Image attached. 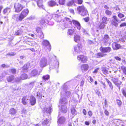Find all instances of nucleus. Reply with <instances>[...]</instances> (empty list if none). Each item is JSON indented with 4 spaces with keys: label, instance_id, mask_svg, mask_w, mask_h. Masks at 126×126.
<instances>
[{
    "label": "nucleus",
    "instance_id": "nucleus-12",
    "mask_svg": "<svg viewBox=\"0 0 126 126\" xmlns=\"http://www.w3.org/2000/svg\"><path fill=\"white\" fill-rule=\"evenodd\" d=\"M40 73H39L37 70L36 69H33L31 72L30 75L32 77H34L38 76L39 75Z\"/></svg>",
    "mask_w": 126,
    "mask_h": 126
},
{
    "label": "nucleus",
    "instance_id": "nucleus-5",
    "mask_svg": "<svg viewBox=\"0 0 126 126\" xmlns=\"http://www.w3.org/2000/svg\"><path fill=\"white\" fill-rule=\"evenodd\" d=\"M100 50L101 51L104 53H109L111 50V48L109 47H101L100 48Z\"/></svg>",
    "mask_w": 126,
    "mask_h": 126
},
{
    "label": "nucleus",
    "instance_id": "nucleus-26",
    "mask_svg": "<svg viewBox=\"0 0 126 126\" xmlns=\"http://www.w3.org/2000/svg\"><path fill=\"white\" fill-rule=\"evenodd\" d=\"M67 101L65 98H63V99H61L60 100V102L61 104L62 105H65L67 103Z\"/></svg>",
    "mask_w": 126,
    "mask_h": 126
},
{
    "label": "nucleus",
    "instance_id": "nucleus-62",
    "mask_svg": "<svg viewBox=\"0 0 126 126\" xmlns=\"http://www.w3.org/2000/svg\"><path fill=\"white\" fill-rule=\"evenodd\" d=\"M122 93L123 95L125 97H126V90H123L122 91Z\"/></svg>",
    "mask_w": 126,
    "mask_h": 126
},
{
    "label": "nucleus",
    "instance_id": "nucleus-36",
    "mask_svg": "<svg viewBox=\"0 0 126 126\" xmlns=\"http://www.w3.org/2000/svg\"><path fill=\"white\" fill-rule=\"evenodd\" d=\"M102 22L104 23L105 24H107V22L108 21L107 20V18L105 17L104 16L102 18Z\"/></svg>",
    "mask_w": 126,
    "mask_h": 126
},
{
    "label": "nucleus",
    "instance_id": "nucleus-7",
    "mask_svg": "<svg viewBox=\"0 0 126 126\" xmlns=\"http://www.w3.org/2000/svg\"><path fill=\"white\" fill-rule=\"evenodd\" d=\"M47 60L45 57H42L40 60L39 63L40 66L41 67L45 66L47 63Z\"/></svg>",
    "mask_w": 126,
    "mask_h": 126
},
{
    "label": "nucleus",
    "instance_id": "nucleus-51",
    "mask_svg": "<svg viewBox=\"0 0 126 126\" xmlns=\"http://www.w3.org/2000/svg\"><path fill=\"white\" fill-rule=\"evenodd\" d=\"M118 80V79L117 78H114L112 79V81L115 84Z\"/></svg>",
    "mask_w": 126,
    "mask_h": 126
},
{
    "label": "nucleus",
    "instance_id": "nucleus-49",
    "mask_svg": "<svg viewBox=\"0 0 126 126\" xmlns=\"http://www.w3.org/2000/svg\"><path fill=\"white\" fill-rule=\"evenodd\" d=\"M20 79V78L18 77H16L15 78L14 82H19L21 80Z\"/></svg>",
    "mask_w": 126,
    "mask_h": 126
},
{
    "label": "nucleus",
    "instance_id": "nucleus-44",
    "mask_svg": "<svg viewBox=\"0 0 126 126\" xmlns=\"http://www.w3.org/2000/svg\"><path fill=\"white\" fill-rule=\"evenodd\" d=\"M48 121L46 119L45 120H44L42 121V124L43 125H46L48 124Z\"/></svg>",
    "mask_w": 126,
    "mask_h": 126
},
{
    "label": "nucleus",
    "instance_id": "nucleus-4",
    "mask_svg": "<svg viewBox=\"0 0 126 126\" xmlns=\"http://www.w3.org/2000/svg\"><path fill=\"white\" fill-rule=\"evenodd\" d=\"M112 18L113 19L112 20L111 23L117 27L118 26V23L121 22V21L120 20H119L117 17L115 16H113Z\"/></svg>",
    "mask_w": 126,
    "mask_h": 126
},
{
    "label": "nucleus",
    "instance_id": "nucleus-9",
    "mask_svg": "<svg viewBox=\"0 0 126 126\" xmlns=\"http://www.w3.org/2000/svg\"><path fill=\"white\" fill-rule=\"evenodd\" d=\"M110 37L107 34H105L102 40V41L104 43V45L108 44V41L110 39Z\"/></svg>",
    "mask_w": 126,
    "mask_h": 126
},
{
    "label": "nucleus",
    "instance_id": "nucleus-43",
    "mask_svg": "<svg viewBox=\"0 0 126 126\" xmlns=\"http://www.w3.org/2000/svg\"><path fill=\"white\" fill-rule=\"evenodd\" d=\"M16 54V53L15 52H11L8 53L7 55L10 56H14Z\"/></svg>",
    "mask_w": 126,
    "mask_h": 126
},
{
    "label": "nucleus",
    "instance_id": "nucleus-56",
    "mask_svg": "<svg viewBox=\"0 0 126 126\" xmlns=\"http://www.w3.org/2000/svg\"><path fill=\"white\" fill-rule=\"evenodd\" d=\"M71 111V113L72 114L74 115L75 114L76 112V110L74 108H73L72 109Z\"/></svg>",
    "mask_w": 126,
    "mask_h": 126
},
{
    "label": "nucleus",
    "instance_id": "nucleus-11",
    "mask_svg": "<svg viewBox=\"0 0 126 126\" xmlns=\"http://www.w3.org/2000/svg\"><path fill=\"white\" fill-rule=\"evenodd\" d=\"M77 59L78 60H80L83 63H85L87 60L86 57L83 55H80L78 56Z\"/></svg>",
    "mask_w": 126,
    "mask_h": 126
},
{
    "label": "nucleus",
    "instance_id": "nucleus-63",
    "mask_svg": "<svg viewBox=\"0 0 126 126\" xmlns=\"http://www.w3.org/2000/svg\"><path fill=\"white\" fill-rule=\"evenodd\" d=\"M117 104L119 106H120L121 104V101L119 100H117Z\"/></svg>",
    "mask_w": 126,
    "mask_h": 126
},
{
    "label": "nucleus",
    "instance_id": "nucleus-40",
    "mask_svg": "<svg viewBox=\"0 0 126 126\" xmlns=\"http://www.w3.org/2000/svg\"><path fill=\"white\" fill-rule=\"evenodd\" d=\"M74 3V0H72L71 1H69L67 3V5L68 6H71Z\"/></svg>",
    "mask_w": 126,
    "mask_h": 126
},
{
    "label": "nucleus",
    "instance_id": "nucleus-50",
    "mask_svg": "<svg viewBox=\"0 0 126 126\" xmlns=\"http://www.w3.org/2000/svg\"><path fill=\"white\" fill-rule=\"evenodd\" d=\"M42 96L41 93L40 92H37V97L38 98H42Z\"/></svg>",
    "mask_w": 126,
    "mask_h": 126
},
{
    "label": "nucleus",
    "instance_id": "nucleus-32",
    "mask_svg": "<svg viewBox=\"0 0 126 126\" xmlns=\"http://www.w3.org/2000/svg\"><path fill=\"white\" fill-rule=\"evenodd\" d=\"M20 78L22 80L26 79L28 78V76L26 74H23L21 75Z\"/></svg>",
    "mask_w": 126,
    "mask_h": 126
},
{
    "label": "nucleus",
    "instance_id": "nucleus-19",
    "mask_svg": "<svg viewBox=\"0 0 126 126\" xmlns=\"http://www.w3.org/2000/svg\"><path fill=\"white\" fill-rule=\"evenodd\" d=\"M65 19L67 22L64 24V26L65 28L69 27L72 24V22L68 18L65 17Z\"/></svg>",
    "mask_w": 126,
    "mask_h": 126
},
{
    "label": "nucleus",
    "instance_id": "nucleus-64",
    "mask_svg": "<svg viewBox=\"0 0 126 126\" xmlns=\"http://www.w3.org/2000/svg\"><path fill=\"white\" fill-rule=\"evenodd\" d=\"M21 3L23 4H26V2L24 0H21Z\"/></svg>",
    "mask_w": 126,
    "mask_h": 126
},
{
    "label": "nucleus",
    "instance_id": "nucleus-8",
    "mask_svg": "<svg viewBox=\"0 0 126 126\" xmlns=\"http://www.w3.org/2000/svg\"><path fill=\"white\" fill-rule=\"evenodd\" d=\"M82 46L80 44H78L77 46H76L74 48V51L73 54L74 55L77 54V53H80L81 52V49Z\"/></svg>",
    "mask_w": 126,
    "mask_h": 126
},
{
    "label": "nucleus",
    "instance_id": "nucleus-6",
    "mask_svg": "<svg viewBox=\"0 0 126 126\" xmlns=\"http://www.w3.org/2000/svg\"><path fill=\"white\" fill-rule=\"evenodd\" d=\"M15 12H19L23 9V7L20 4L16 3L14 5Z\"/></svg>",
    "mask_w": 126,
    "mask_h": 126
},
{
    "label": "nucleus",
    "instance_id": "nucleus-13",
    "mask_svg": "<svg viewBox=\"0 0 126 126\" xmlns=\"http://www.w3.org/2000/svg\"><path fill=\"white\" fill-rule=\"evenodd\" d=\"M30 96L28 95L24 96L22 99V103L24 105H26L28 102Z\"/></svg>",
    "mask_w": 126,
    "mask_h": 126
},
{
    "label": "nucleus",
    "instance_id": "nucleus-45",
    "mask_svg": "<svg viewBox=\"0 0 126 126\" xmlns=\"http://www.w3.org/2000/svg\"><path fill=\"white\" fill-rule=\"evenodd\" d=\"M46 21L45 20V19L44 18L40 20V23L42 25H43L45 23H46Z\"/></svg>",
    "mask_w": 126,
    "mask_h": 126
},
{
    "label": "nucleus",
    "instance_id": "nucleus-60",
    "mask_svg": "<svg viewBox=\"0 0 126 126\" xmlns=\"http://www.w3.org/2000/svg\"><path fill=\"white\" fill-rule=\"evenodd\" d=\"M126 26V23L125 22L122 23L120 25V27H124Z\"/></svg>",
    "mask_w": 126,
    "mask_h": 126
},
{
    "label": "nucleus",
    "instance_id": "nucleus-20",
    "mask_svg": "<svg viewBox=\"0 0 126 126\" xmlns=\"http://www.w3.org/2000/svg\"><path fill=\"white\" fill-rule=\"evenodd\" d=\"M107 55L106 53H103L99 52L96 54H95V56L97 58H100L103 57H105Z\"/></svg>",
    "mask_w": 126,
    "mask_h": 126
},
{
    "label": "nucleus",
    "instance_id": "nucleus-18",
    "mask_svg": "<svg viewBox=\"0 0 126 126\" xmlns=\"http://www.w3.org/2000/svg\"><path fill=\"white\" fill-rule=\"evenodd\" d=\"M52 108L50 106L48 107H45L44 108L43 111L44 112L50 114L51 112Z\"/></svg>",
    "mask_w": 126,
    "mask_h": 126
},
{
    "label": "nucleus",
    "instance_id": "nucleus-28",
    "mask_svg": "<svg viewBox=\"0 0 126 126\" xmlns=\"http://www.w3.org/2000/svg\"><path fill=\"white\" fill-rule=\"evenodd\" d=\"M88 67V66L86 64H83L81 66V69L82 71L87 70Z\"/></svg>",
    "mask_w": 126,
    "mask_h": 126
},
{
    "label": "nucleus",
    "instance_id": "nucleus-15",
    "mask_svg": "<svg viewBox=\"0 0 126 126\" xmlns=\"http://www.w3.org/2000/svg\"><path fill=\"white\" fill-rule=\"evenodd\" d=\"M33 1L36 2L38 6L39 7L44 9V7L42 4L43 1L42 0H33Z\"/></svg>",
    "mask_w": 126,
    "mask_h": 126
},
{
    "label": "nucleus",
    "instance_id": "nucleus-30",
    "mask_svg": "<svg viewBox=\"0 0 126 126\" xmlns=\"http://www.w3.org/2000/svg\"><path fill=\"white\" fill-rule=\"evenodd\" d=\"M49 5L51 7L55 6L56 4V3L54 1L51 0L48 2Z\"/></svg>",
    "mask_w": 126,
    "mask_h": 126
},
{
    "label": "nucleus",
    "instance_id": "nucleus-21",
    "mask_svg": "<svg viewBox=\"0 0 126 126\" xmlns=\"http://www.w3.org/2000/svg\"><path fill=\"white\" fill-rule=\"evenodd\" d=\"M60 110L61 112L65 113L67 111V109L65 105H62L61 107Z\"/></svg>",
    "mask_w": 126,
    "mask_h": 126
},
{
    "label": "nucleus",
    "instance_id": "nucleus-31",
    "mask_svg": "<svg viewBox=\"0 0 126 126\" xmlns=\"http://www.w3.org/2000/svg\"><path fill=\"white\" fill-rule=\"evenodd\" d=\"M23 32V31L22 30L20 29L16 32L15 34L16 35H21L22 34Z\"/></svg>",
    "mask_w": 126,
    "mask_h": 126
},
{
    "label": "nucleus",
    "instance_id": "nucleus-25",
    "mask_svg": "<svg viewBox=\"0 0 126 126\" xmlns=\"http://www.w3.org/2000/svg\"><path fill=\"white\" fill-rule=\"evenodd\" d=\"M101 69L103 73L107 76V74L109 73V71L106 68L103 67L101 68Z\"/></svg>",
    "mask_w": 126,
    "mask_h": 126
},
{
    "label": "nucleus",
    "instance_id": "nucleus-2",
    "mask_svg": "<svg viewBox=\"0 0 126 126\" xmlns=\"http://www.w3.org/2000/svg\"><path fill=\"white\" fill-rule=\"evenodd\" d=\"M77 10L79 14L81 16H86L88 13L87 10L84 6H78L77 7Z\"/></svg>",
    "mask_w": 126,
    "mask_h": 126
},
{
    "label": "nucleus",
    "instance_id": "nucleus-1",
    "mask_svg": "<svg viewBox=\"0 0 126 126\" xmlns=\"http://www.w3.org/2000/svg\"><path fill=\"white\" fill-rule=\"evenodd\" d=\"M29 13V11L28 9H24L20 14L19 16L17 17L16 20L21 21L25 17H26Z\"/></svg>",
    "mask_w": 126,
    "mask_h": 126
},
{
    "label": "nucleus",
    "instance_id": "nucleus-54",
    "mask_svg": "<svg viewBox=\"0 0 126 126\" xmlns=\"http://www.w3.org/2000/svg\"><path fill=\"white\" fill-rule=\"evenodd\" d=\"M1 67L3 68H8L9 67V66L8 65H6L5 64H2L1 65Z\"/></svg>",
    "mask_w": 126,
    "mask_h": 126
},
{
    "label": "nucleus",
    "instance_id": "nucleus-17",
    "mask_svg": "<svg viewBox=\"0 0 126 126\" xmlns=\"http://www.w3.org/2000/svg\"><path fill=\"white\" fill-rule=\"evenodd\" d=\"M72 21L73 24L77 27V29L80 30L81 28V26L79 22L75 20H73Z\"/></svg>",
    "mask_w": 126,
    "mask_h": 126
},
{
    "label": "nucleus",
    "instance_id": "nucleus-33",
    "mask_svg": "<svg viewBox=\"0 0 126 126\" xmlns=\"http://www.w3.org/2000/svg\"><path fill=\"white\" fill-rule=\"evenodd\" d=\"M80 37L78 35H76L74 37V40L76 42H77L79 41L80 39Z\"/></svg>",
    "mask_w": 126,
    "mask_h": 126
},
{
    "label": "nucleus",
    "instance_id": "nucleus-29",
    "mask_svg": "<svg viewBox=\"0 0 126 126\" xmlns=\"http://www.w3.org/2000/svg\"><path fill=\"white\" fill-rule=\"evenodd\" d=\"M107 82L108 83L109 86L111 90H112L113 89L112 84V83L110 82L107 79L105 78Z\"/></svg>",
    "mask_w": 126,
    "mask_h": 126
},
{
    "label": "nucleus",
    "instance_id": "nucleus-59",
    "mask_svg": "<svg viewBox=\"0 0 126 126\" xmlns=\"http://www.w3.org/2000/svg\"><path fill=\"white\" fill-rule=\"evenodd\" d=\"M104 113L107 116H109V113L107 110H105L104 111Z\"/></svg>",
    "mask_w": 126,
    "mask_h": 126
},
{
    "label": "nucleus",
    "instance_id": "nucleus-42",
    "mask_svg": "<svg viewBox=\"0 0 126 126\" xmlns=\"http://www.w3.org/2000/svg\"><path fill=\"white\" fill-rule=\"evenodd\" d=\"M43 79L46 80L49 79V75H46L44 76L43 77Z\"/></svg>",
    "mask_w": 126,
    "mask_h": 126
},
{
    "label": "nucleus",
    "instance_id": "nucleus-37",
    "mask_svg": "<svg viewBox=\"0 0 126 126\" xmlns=\"http://www.w3.org/2000/svg\"><path fill=\"white\" fill-rule=\"evenodd\" d=\"M9 71L12 74H15L16 72V70L15 69H10L9 70Z\"/></svg>",
    "mask_w": 126,
    "mask_h": 126
},
{
    "label": "nucleus",
    "instance_id": "nucleus-14",
    "mask_svg": "<svg viewBox=\"0 0 126 126\" xmlns=\"http://www.w3.org/2000/svg\"><path fill=\"white\" fill-rule=\"evenodd\" d=\"M112 48L114 50H117L120 48V45L116 42H114L112 45Z\"/></svg>",
    "mask_w": 126,
    "mask_h": 126
},
{
    "label": "nucleus",
    "instance_id": "nucleus-35",
    "mask_svg": "<svg viewBox=\"0 0 126 126\" xmlns=\"http://www.w3.org/2000/svg\"><path fill=\"white\" fill-rule=\"evenodd\" d=\"M74 30L72 28H70V29H68V33L70 35H72V33L74 32Z\"/></svg>",
    "mask_w": 126,
    "mask_h": 126
},
{
    "label": "nucleus",
    "instance_id": "nucleus-23",
    "mask_svg": "<svg viewBox=\"0 0 126 126\" xmlns=\"http://www.w3.org/2000/svg\"><path fill=\"white\" fill-rule=\"evenodd\" d=\"M65 118L64 117H61L58 119L57 122L58 123L62 124L64 123L65 121Z\"/></svg>",
    "mask_w": 126,
    "mask_h": 126
},
{
    "label": "nucleus",
    "instance_id": "nucleus-10",
    "mask_svg": "<svg viewBox=\"0 0 126 126\" xmlns=\"http://www.w3.org/2000/svg\"><path fill=\"white\" fill-rule=\"evenodd\" d=\"M7 80L8 82L13 83L14 81L15 76L13 75H11L6 77Z\"/></svg>",
    "mask_w": 126,
    "mask_h": 126
},
{
    "label": "nucleus",
    "instance_id": "nucleus-48",
    "mask_svg": "<svg viewBox=\"0 0 126 126\" xmlns=\"http://www.w3.org/2000/svg\"><path fill=\"white\" fill-rule=\"evenodd\" d=\"M105 13L106 14L108 15H110L112 14V12L111 11H109L108 10H107L106 11Z\"/></svg>",
    "mask_w": 126,
    "mask_h": 126
},
{
    "label": "nucleus",
    "instance_id": "nucleus-34",
    "mask_svg": "<svg viewBox=\"0 0 126 126\" xmlns=\"http://www.w3.org/2000/svg\"><path fill=\"white\" fill-rule=\"evenodd\" d=\"M114 122L116 126H118L119 125L120 123L119 121L120 120L119 119H115L114 120Z\"/></svg>",
    "mask_w": 126,
    "mask_h": 126
},
{
    "label": "nucleus",
    "instance_id": "nucleus-58",
    "mask_svg": "<svg viewBox=\"0 0 126 126\" xmlns=\"http://www.w3.org/2000/svg\"><path fill=\"white\" fill-rule=\"evenodd\" d=\"M118 16L120 18L124 17V15L123 14L120 13L118 15Z\"/></svg>",
    "mask_w": 126,
    "mask_h": 126
},
{
    "label": "nucleus",
    "instance_id": "nucleus-16",
    "mask_svg": "<svg viewBox=\"0 0 126 126\" xmlns=\"http://www.w3.org/2000/svg\"><path fill=\"white\" fill-rule=\"evenodd\" d=\"M30 103L31 105L33 106L36 103V99L32 95L31 96L30 99Z\"/></svg>",
    "mask_w": 126,
    "mask_h": 126
},
{
    "label": "nucleus",
    "instance_id": "nucleus-52",
    "mask_svg": "<svg viewBox=\"0 0 126 126\" xmlns=\"http://www.w3.org/2000/svg\"><path fill=\"white\" fill-rule=\"evenodd\" d=\"M6 75V73L5 72H2L1 74V76H0V77H1V79L3 77H4Z\"/></svg>",
    "mask_w": 126,
    "mask_h": 126
},
{
    "label": "nucleus",
    "instance_id": "nucleus-55",
    "mask_svg": "<svg viewBox=\"0 0 126 126\" xmlns=\"http://www.w3.org/2000/svg\"><path fill=\"white\" fill-rule=\"evenodd\" d=\"M114 58L117 61H120L121 60V58L117 56H115L114 57Z\"/></svg>",
    "mask_w": 126,
    "mask_h": 126
},
{
    "label": "nucleus",
    "instance_id": "nucleus-57",
    "mask_svg": "<svg viewBox=\"0 0 126 126\" xmlns=\"http://www.w3.org/2000/svg\"><path fill=\"white\" fill-rule=\"evenodd\" d=\"M16 85H14L12 86V89L14 91L16 90Z\"/></svg>",
    "mask_w": 126,
    "mask_h": 126
},
{
    "label": "nucleus",
    "instance_id": "nucleus-39",
    "mask_svg": "<svg viewBox=\"0 0 126 126\" xmlns=\"http://www.w3.org/2000/svg\"><path fill=\"white\" fill-rule=\"evenodd\" d=\"M121 69L123 70L124 73L125 75H126V67L124 66H122Z\"/></svg>",
    "mask_w": 126,
    "mask_h": 126
},
{
    "label": "nucleus",
    "instance_id": "nucleus-3",
    "mask_svg": "<svg viewBox=\"0 0 126 126\" xmlns=\"http://www.w3.org/2000/svg\"><path fill=\"white\" fill-rule=\"evenodd\" d=\"M42 44L44 48H47V51H50L51 49V46L48 41L47 40H44L42 42Z\"/></svg>",
    "mask_w": 126,
    "mask_h": 126
},
{
    "label": "nucleus",
    "instance_id": "nucleus-27",
    "mask_svg": "<svg viewBox=\"0 0 126 126\" xmlns=\"http://www.w3.org/2000/svg\"><path fill=\"white\" fill-rule=\"evenodd\" d=\"M16 110L13 108H11L9 110V113L12 115L15 114L16 113Z\"/></svg>",
    "mask_w": 126,
    "mask_h": 126
},
{
    "label": "nucleus",
    "instance_id": "nucleus-38",
    "mask_svg": "<svg viewBox=\"0 0 126 126\" xmlns=\"http://www.w3.org/2000/svg\"><path fill=\"white\" fill-rule=\"evenodd\" d=\"M29 63L25 64L23 67V69L24 70H26L29 67Z\"/></svg>",
    "mask_w": 126,
    "mask_h": 126
},
{
    "label": "nucleus",
    "instance_id": "nucleus-46",
    "mask_svg": "<svg viewBox=\"0 0 126 126\" xmlns=\"http://www.w3.org/2000/svg\"><path fill=\"white\" fill-rule=\"evenodd\" d=\"M65 0H59V3L60 4L63 5L65 3Z\"/></svg>",
    "mask_w": 126,
    "mask_h": 126
},
{
    "label": "nucleus",
    "instance_id": "nucleus-61",
    "mask_svg": "<svg viewBox=\"0 0 126 126\" xmlns=\"http://www.w3.org/2000/svg\"><path fill=\"white\" fill-rule=\"evenodd\" d=\"M40 34H41L40 35V38L41 39H42L44 38V35L42 32V33Z\"/></svg>",
    "mask_w": 126,
    "mask_h": 126
},
{
    "label": "nucleus",
    "instance_id": "nucleus-24",
    "mask_svg": "<svg viewBox=\"0 0 126 126\" xmlns=\"http://www.w3.org/2000/svg\"><path fill=\"white\" fill-rule=\"evenodd\" d=\"M11 11L10 8H9L7 7L4 9L3 11V14L4 15H8V13Z\"/></svg>",
    "mask_w": 126,
    "mask_h": 126
},
{
    "label": "nucleus",
    "instance_id": "nucleus-41",
    "mask_svg": "<svg viewBox=\"0 0 126 126\" xmlns=\"http://www.w3.org/2000/svg\"><path fill=\"white\" fill-rule=\"evenodd\" d=\"M105 24L104 23L102 22L99 25V27L100 29H103L105 27Z\"/></svg>",
    "mask_w": 126,
    "mask_h": 126
},
{
    "label": "nucleus",
    "instance_id": "nucleus-22",
    "mask_svg": "<svg viewBox=\"0 0 126 126\" xmlns=\"http://www.w3.org/2000/svg\"><path fill=\"white\" fill-rule=\"evenodd\" d=\"M53 18L56 20L57 22H60L61 20V19L60 16L58 14H55L53 16Z\"/></svg>",
    "mask_w": 126,
    "mask_h": 126
},
{
    "label": "nucleus",
    "instance_id": "nucleus-47",
    "mask_svg": "<svg viewBox=\"0 0 126 126\" xmlns=\"http://www.w3.org/2000/svg\"><path fill=\"white\" fill-rule=\"evenodd\" d=\"M36 31L38 33H40L42 32L41 28L39 27H37L36 28Z\"/></svg>",
    "mask_w": 126,
    "mask_h": 126
},
{
    "label": "nucleus",
    "instance_id": "nucleus-53",
    "mask_svg": "<svg viewBox=\"0 0 126 126\" xmlns=\"http://www.w3.org/2000/svg\"><path fill=\"white\" fill-rule=\"evenodd\" d=\"M122 83V82L118 80L115 84L118 86H119Z\"/></svg>",
    "mask_w": 126,
    "mask_h": 126
}]
</instances>
